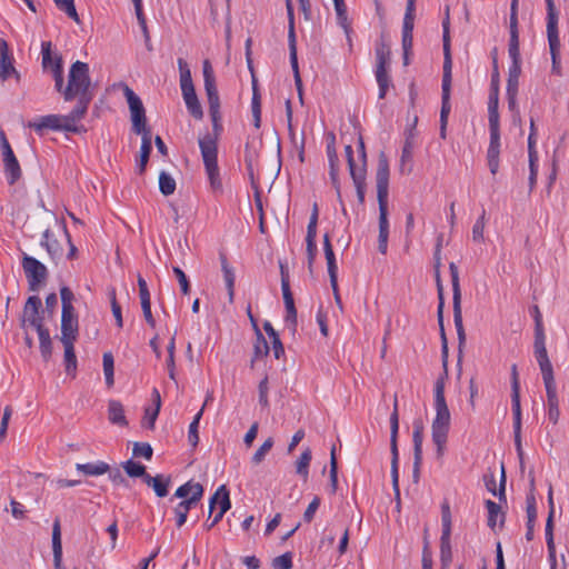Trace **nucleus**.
<instances>
[{
  "label": "nucleus",
  "instance_id": "nucleus-10",
  "mask_svg": "<svg viewBox=\"0 0 569 569\" xmlns=\"http://www.w3.org/2000/svg\"><path fill=\"white\" fill-rule=\"evenodd\" d=\"M0 148L2 151L7 181L9 184H13L21 177V168L8 139L6 138L4 132H1Z\"/></svg>",
  "mask_w": 569,
  "mask_h": 569
},
{
  "label": "nucleus",
  "instance_id": "nucleus-55",
  "mask_svg": "<svg viewBox=\"0 0 569 569\" xmlns=\"http://www.w3.org/2000/svg\"><path fill=\"white\" fill-rule=\"evenodd\" d=\"M204 89L208 97L209 108L220 107V100L214 79L204 81Z\"/></svg>",
  "mask_w": 569,
  "mask_h": 569
},
{
  "label": "nucleus",
  "instance_id": "nucleus-37",
  "mask_svg": "<svg viewBox=\"0 0 569 569\" xmlns=\"http://www.w3.org/2000/svg\"><path fill=\"white\" fill-rule=\"evenodd\" d=\"M548 502L550 505V512L548 519L546 521L545 536L547 546L555 545L553 538V499H552V488H549L548 492Z\"/></svg>",
  "mask_w": 569,
  "mask_h": 569
},
{
  "label": "nucleus",
  "instance_id": "nucleus-6",
  "mask_svg": "<svg viewBox=\"0 0 569 569\" xmlns=\"http://www.w3.org/2000/svg\"><path fill=\"white\" fill-rule=\"evenodd\" d=\"M202 496L203 487L192 480L176 490L173 497L182 499L173 509L177 527L180 528L186 523L189 510L200 501Z\"/></svg>",
  "mask_w": 569,
  "mask_h": 569
},
{
  "label": "nucleus",
  "instance_id": "nucleus-4",
  "mask_svg": "<svg viewBox=\"0 0 569 569\" xmlns=\"http://www.w3.org/2000/svg\"><path fill=\"white\" fill-rule=\"evenodd\" d=\"M90 86L91 81L88 64L76 61L72 63L69 71L68 84L66 88L62 87L60 92L66 101L77 99L78 103L83 102L86 106H89L93 98Z\"/></svg>",
  "mask_w": 569,
  "mask_h": 569
},
{
  "label": "nucleus",
  "instance_id": "nucleus-51",
  "mask_svg": "<svg viewBox=\"0 0 569 569\" xmlns=\"http://www.w3.org/2000/svg\"><path fill=\"white\" fill-rule=\"evenodd\" d=\"M517 93L518 89L511 90V88H507V98H508V107L512 112V120L515 123H521L520 111L517 104Z\"/></svg>",
  "mask_w": 569,
  "mask_h": 569
},
{
  "label": "nucleus",
  "instance_id": "nucleus-19",
  "mask_svg": "<svg viewBox=\"0 0 569 569\" xmlns=\"http://www.w3.org/2000/svg\"><path fill=\"white\" fill-rule=\"evenodd\" d=\"M88 107L83 102L76 104L72 111L68 114L61 116L59 120V131H69L77 132L78 131V122L83 119L88 111Z\"/></svg>",
  "mask_w": 569,
  "mask_h": 569
},
{
  "label": "nucleus",
  "instance_id": "nucleus-11",
  "mask_svg": "<svg viewBox=\"0 0 569 569\" xmlns=\"http://www.w3.org/2000/svg\"><path fill=\"white\" fill-rule=\"evenodd\" d=\"M11 78L20 82L21 74L14 67V57L9 50L7 41L0 38V80L7 81Z\"/></svg>",
  "mask_w": 569,
  "mask_h": 569
},
{
  "label": "nucleus",
  "instance_id": "nucleus-13",
  "mask_svg": "<svg viewBox=\"0 0 569 569\" xmlns=\"http://www.w3.org/2000/svg\"><path fill=\"white\" fill-rule=\"evenodd\" d=\"M281 290L286 307V327L295 332L297 328V310L295 307L293 296L290 290L289 277L284 273L283 269H281Z\"/></svg>",
  "mask_w": 569,
  "mask_h": 569
},
{
  "label": "nucleus",
  "instance_id": "nucleus-45",
  "mask_svg": "<svg viewBox=\"0 0 569 569\" xmlns=\"http://www.w3.org/2000/svg\"><path fill=\"white\" fill-rule=\"evenodd\" d=\"M141 134H142V143L140 147V163H139L140 172L144 171V168L147 166V162L149 160V156L151 152L150 132H144Z\"/></svg>",
  "mask_w": 569,
  "mask_h": 569
},
{
  "label": "nucleus",
  "instance_id": "nucleus-8",
  "mask_svg": "<svg viewBox=\"0 0 569 569\" xmlns=\"http://www.w3.org/2000/svg\"><path fill=\"white\" fill-rule=\"evenodd\" d=\"M123 94L127 99L130 117L132 122V130L137 133L149 132L146 128V110L141 99L134 93V91L127 84H121Z\"/></svg>",
  "mask_w": 569,
  "mask_h": 569
},
{
  "label": "nucleus",
  "instance_id": "nucleus-3",
  "mask_svg": "<svg viewBox=\"0 0 569 569\" xmlns=\"http://www.w3.org/2000/svg\"><path fill=\"white\" fill-rule=\"evenodd\" d=\"M389 160L385 152L378 157L376 172L377 199L379 204V236L378 250L386 254L388 250L389 220H388V197H389Z\"/></svg>",
  "mask_w": 569,
  "mask_h": 569
},
{
  "label": "nucleus",
  "instance_id": "nucleus-47",
  "mask_svg": "<svg viewBox=\"0 0 569 569\" xmlns=\"http://www.w3.org/2000/svg\"><path fill=\"white\" fill-rule=\"evenodd\" d=\"M366 173H367V170L366 171H359V172H356V173L352 172V174H350L352 180H353V184L356 187L358 201L361 204L365 202Z\"/></svg>",
  "mask_w": 569,
  "mask_h": 569
},
{
  "label": "nucleus",
  "instance_id": "nucleus-17",
  "mask_svg": "<svg viewBox=\"0 0 569 569\" xmlns=\"http://www.w3.org/2000/svg\"><path fill=\"white\" fill-rule=\"evenodd\" d=\"M41 307V300L37 296H31L28 298L22 317V327H32L36 330L43 327V319L39 313V309Z\"/></svg>",
  "mask_w": 569,
  "mask_h": 569
},
{
  "label": "nucleus",
  "instance_id": "nucleus-49",
  "mask_svg": "<svg viewBox=\"0 0 569 569\" xmlns=\"http://www.w3.org/2000/svg\"><path fill=\"white\" fill-rule=\"evenodd\" d=\"M559 12L556 8L547 9L546 30L547 36H558Z\"/></svg>",
  "mask_w": 569,
  "mask_h": 569
},
{
  "label": "nucleus",
  "instance_id": "nucleus-28",
  "mask_svg": "<svg viewBox=\"0 0 569 569\" xmlns=\"http://www.w3.org/2000/svg\"><path fill=\"white\" fill-rule=\"evenodd\" d=\"M178 67H179V72H180L181 93L196 91L193 82H192L191 71H190L189 66L186 62V60H183L182 58H179Z\"/></svg>",
  "mask_w": 569,
  "mask_h": 569
},
{
  "label": "nucleus",
  "instance_id": "nucleus-44",
  "mask_svg": "<svg viewBox=\"0 0 569 569\" xmlns=\"http://www.w3.org/2000/svg\"><path fill=\"white\" fill-rule=\"evenodd\" d=\"M311 450L307 448L298 458L296 462V471L299 476H301L305 480L309 475V465L311 461Z\"/></svg>",
  "mask_w": 569,
  "mask_h": 569
},
{
  "label": "nucleus",
  "instance_id": "nucleus-23",
  "mask_svg": "<svg viewBox=\"0 0 569 569\" xmlns=\"http://www.w3.org/2000/svg\"><path fill=\"white\" fill-rule=\"evenodd\" d=\"M170 482V477L164 475H157L154 477L150 475L144 476V483L151 487L154 493L160 498H163L168 495V488Z\"/></svg>",
  "mask_w": 569,
  "mask_h": 569
},
{
  "label": "nucleus",
  "instance_id": "nucleus-42",
  "mask_svg": "<svg viewBox=\"0 0 569 569\" xmlns=\"http://www.w3.org/2000/svg\"><path fill=\"white\" fill-rule=\"evenodd\" d=\"M537 518V509H536V501L533 497H530L527 499V533L526 538L528 540L532 539L533 536V525Z\"/></svg>",
  "mask_w": 569,
  "mask_h": 569
},
{
  "label": "nucleus",
  "instance_id": "nucleus-40",
  "mask_svg": "<svg viewBox=\"0 0 569 569\" xmlns=\"http://www.w3.org/2000/svg\"><path fill=\"white\" fill-rule=\"evenodd\" d=\"M486 507H487V511H488V526L491 529H493L496 527L498 521L500 523L503 522V516L501 515L500 506L498 503H496L492 500H487Z\"/></svg>",
  "mask_w": 569,
  "mask_h": 569
},
{
  "label": "nucleus",
  "instance_id": "nucleus-29",
  "mask_svg": "<svg viewBox=\"0 0 569 569\" xmlns=\"http://www.w3.org/2000/svg\"><path fill=\"white\" fill-rule=\"evenodd\" d=\"M412 441L415 450V469L418 470L422 460L423 428L421 425H413Z\"/></svg>",
  "mask_w": 569,
  "mask_h": 569
},
{
  "label": "nucleus",
  "instance_id": "nucleus-9",
  "mask_svg": "<svg viewBox=\"0 0 569 569\" xmlns=\"http://www.w3.org/2000/svg\"><path fill=\"white\" fill-rule=\"evenodd\" d=\"M547 401L545 403V410L548 420L552 425H557L560 418V409H559V396L557 391V383L555 380V375H543L542 376Z\"/></svg>",
  "mask_w": 569,
  "mask_h": 569
},
{
  "label": "nucleus",
  "instance_id": "nucleus-61",
  "mask_svg": "<svg viewBox=\"0 0 569 569\" xmlns=\"http://www.w3.org/2000/svg\"><path fill=\"white\" fill-rule=\"evenodd\" d=\"M345 152H346V157H347V162H348V167H349V171H350V174H352V172H359V171H366L367 169L365 168L363 163H357L355 158H353V149L350 144L346 146L345 148Z\"/></svg>",
  "mask_w": 569,
  "mask_h": 569
},
{
  "label": "nucleus",
  "instance_id": "nucleus-15",
  "mask_svg": "<svg viewBox=\"0 0 569 569\" xmlns=\"http://www.w3.org/2000/svg\"><path fill=\"white\" fill-rule=\"evenodd\" d=\"M535 357L539 365L541 376L553 373L552 365L549 360L547 348H546V336L545 330H536L535 331Z\"/></svg>",
  "mask_w": 569,
  "mask_h": 569
},
{
  "label": "nucleus",
  "instance_id": "nucleus-53",
  "mask_svg": "<svg viewBox=\"0 0 569 569\" xmlns=\"http://www.w3.org/2000/svg\"><path fill=\"white\" fill-rule=\"evenodd\" d=\"M122 468L129 477H141L144 480V476L148 475L146 472V467L133 460H127L123 462Z\"/></svg>",
  "mask_w": 569,
  "mask_h": 569
},
{
  "label": "nucleus",
  "instance_id": "nucleus-20",
  "mask_svg": "<svg viewBox=\"0 0 569 569\" xmlns=\"http://www.w3.org/2000/svg\"><path fill=\"white\" fill-rule=\"evenodd\" d=\"M79 322L76 310L61 312V341H76L78 338Z\"/></svg>",
  "mask_w": 569,
  "mask_h": 569
},
{
  "label": "nucleus",
  "instance_id": "nucleus-26",
  "mask_svg": "<svg viewBox=\"0 0 569 569\" xmlns=\"http://www.w3.org/2000/svg\"><path fill=\"white\" fill-rule=\"evenodd\" d=\"M511 408L513 415V429H521L522 415L520 405V385L516 381L511 386Z\"/></svg>",
  "mask_w": 569,
  "mask_h": 569
},
{
  "label": "nucleus",
  "instance_id": "nucleus-62",
  "mask_svg": "<svg viewBox=\"0 0 569 569\" xmlns=\"http://www.w3.org/2000/svg\"><path fill=\"white\" fill-rule=\"evenodd\" d=\"M60 297L62 302V311H73L74 307L72 305L73 293L68 287H62L60 289Z\"/></svg>",
  "mask_w": 569,
  "mask_h": 569
},
{
  "label": "nucleus",
  "instance_id": "nucleus-52",
  "mask_svg": "<svg viewBox=\"0 0 569 569\" xmlns=\"http://www.w3.org/2000/svg\"><path fill=\"white\" fill-rule=\"evenodd\" d=\"M159 189L164 196H170L176 190L174 179L164 171H162L159 176Z\"/></svg>",
  "mask_w": 569,
  "mask_h": 569
},
{
  "label": "nucleus",
  "instance_id": "nucleus-5",
  "mask_svg": "<svg viewBox=\"0 0 569 569\" xmlns=\"http://www.w3.org/2000/svg\"><path fill=\"white\" fill-rule=\"evenodd\" d=\"M376 64L373 69L375 78L378 84V98L385 99L388 90L392 86L390 78L391 70V48L390 44L380 40L376 43L375 48Z\"/></svg>",
  "mask_w": 569,
  "mask_h": 569
},
{
  "label": "nucleus",
  "instance_id": "nucleus-41",
  "mask_svg": "<svg viewBox=\"0 0 569 569\" xmlns=\"http://www.w3.org/2000/svg\"><path fill=\"white\" fill-rule=\"evenodd\" d=\"M549 49L552 60V72L556 74L560 73V38H548Z\"/></svg>",
  "mask_w": 569,
  "mask_h": 569
},
{
  "label": "nucleus",
  "instance_id": "nucleus-7",
  "mask_svg": "<svg viewBox=\"0 0 569 569\" xmlns=\"http://www.w3.org/2000/svg\"><path fill=\"white\" fill-rule=\"evenodd\" d=\"M451 284H452V307H453V322L457 330L459 343L462 345L466 340V333L462 323L461 312V290L459 282V270L455 262L449 263Z\"/></svg>",
  "mask_w": 569,
  "mask_h": 569
},
{
  "label": "nucleus",
  "instance_id": "nucleus-31",
  "mask_svg": "<svg viewBox=\"0 0 569 569\" xmlns=\"http://www.w3.org/2000/svg\"><path fill=\"white\" fill-rule=\"evenodd\" d=\"M187 110L189 113L197 120H201L203 118V111L201 104L198 100L196 91L182 93Z\"/></svg>",
  "mask_w": 569,
  "mask_h": 569
},
{
  "label": "nucleus",
  "instance_id": "nucleus-22",
  "mask_svg": "<svg viewBox=\"0 0 569 569\" xmlns=\"http://www.w3.org/2000/svg\"><path fill=\"white\" fill-rule=\"evenodd\" d=\"M59 120L60 114H47L30 121L28 127L42 136L47 130L59 131Z\"/></svg>",
  "mask_w": 569,
  "mask_h": 569
},
{
  "label": "nucleus",
  "instance_id": "nucleus-33",
  "mask_svg": "<svg viewBox=\"0 0 569 569\" xmlns=\"http://www.w3.org/2000/svg\"><path fill=\"white\" fill-rule=\"evenodd\" d=\"M488 120L489 128H500L499 127V112H498V89H495L489 97L488 102Z\"/></svg>",
  "mask_w": 569,
  "mask_h": 569
},
{
  "label": "nucleus",
  "instance_id": "nucleus-27",
  "mask_svg": "<svg viewBox=\"0 0 569 569\" xmlns=\"http://www.w3.org/2000/svg\"><path fill=\"white\" fill-rule=\"evenodd\" d=\"M52 551L54 566L59 568L62 560L61 526L59 519H56L52 525Z\"/></svg>",
  "mask_w": 569,
  "mask_h": 569
},
{
  "label": "nucleus",
  "instance_id": "nucleus-35",
  "mask_svg": "<svg viewBox=\"0 0 569 569\" xmlns=\"http://www.w3.org/2000/svg\"><path fill=\"white\" fill-rule=\"evenodd\" d=\"M415 11L416 0H407L406 13L402 26V36H411L413 31Z\"/></svg>",
  "mask_w": 569,
  "mask_h": 569
},
{
  "label": "nucleus",
  "instance_id": "nucleus-64",
  "mask_svg": "<svg viewBox=\"0 0 569 569\" xmlns=\"http://www.w3.org/2000/svg\"><path fill=\"white\" fill-rule=\"evenodd\" d=\"M292 566V558L290 553L278 556L272 561L273 569H290Z\"/></svg>",
  "mask_w": 569,
  "mask_h": 569
},
{
  "label": "nucleus",
  "instance_id": "nucleus-56",
  "mask_svg": "<svg viewBox=\"0 0 569 569\" xmlns=\"http://www.w3.org/2000/svg\"><path fill=\"white\" fill-rule=\"evenodd\" d=\"M521 73V62H511L508 71L507 88L518 89L519 77Z\"/></svg>",
  "mask_w": 569,
  "mask_h": 569
},
{
  "label": "nucleus",
  "instance_id": "nucleus-63",
  "mask_svg": "<svg viewBox=\"0 0 569 569\" xmlns=\"http://www.w3.org/2000/svg\"><path fill=\"white\" fill-rule=\"evenodd\" d=\"M485 212L477 219L472 227V240L476 242L483 241V231H485Z\"/></svg>",
  "mask_w": 569,
  "mask_h": 569
},
{
  "label": "nucleus",
  "instance_id": "nucleus-50",
  "mask_svg": "<svg viewBox=\"0 0 569 569\" xmlns=\"http://www.w3.org/2000/svg\"><path fill=\"white\" fill-rule=\"evenodd\" d=\"M337 13L338 23L343 28V31L349 34L351 31L347 19V8L343 0H333Z\"/></svg>",
  "mask_w": 569,
  "mask_h": 569
},
{
  "label": "nucleus",
  "instance_id": "nucleus-12",
  "mask_svg": "<svg viewBox=\"0 0 569 569\" xmlns=\"http://www.w3.org/2000/svg\"><path fill=\"white\" fill-rule=\"evenodd\" d=\"M22 268L31 289H34L47 278L48 271L46 266L26 253L22 258Z\"/></svg>",
  "mask_w": 569,
  "mask_h": 569
},
{
  "label": "nucleus",
  "instance_id": "nucleus-59",
  "mask_svg": "<svg viewBox=\"0 0 569 569\" xmlns=\"http://www.w3.org/2000/svg\"><path fill=\"white\" fill-rule=\"evenodd\" d=\"M412 150H413V143L410 138H407L405 141V144L402 147L401 151V164L400 170L401 172H405V167L407 163H411L412 161Z\"/></svg>",
  "mask_w": 569,
  "mask_h": 569
},
{
  "label": "nucleus",
  "instance_id": "nucleus-2",
  "mask_svg": "<svg viewBox=\"0 0 569 569\" xmlns=\"http://www.w3.org/2000/svg\"><path fill=\"white\" fill-rule=\"evenodd\" d=\"M446 377L447 372L445 371V375L435 382L433 407L436 415L431 423V438L436 446L437 458L439 459L445 456L451 426V415L445 397Z\"/></svg>",
  "mask_w": 569,
  "mask_h": 569
},
{
  "label": "nucleus",
  "instance_id": "nucleus-1",
  "mask_svg": "<svg viewBox=\"0 0 569 569\" xmlns=\"http://www.w3.org/2000/svg\"><path fill=\"white\" fill-rule=\"evenodd\" d=\"M212 121V133L199 138V148L203 161L204 171L214 192L222 191V180L218 166V139L222 132L220 107L209 108Z\"/></svg>",
  "mask_w": 569,
  "mask_h": 569
},
{
  "label": "nucleus",
  "instance_id": "nucleus-16",
  "mask_svg": "<svg viewBox=\"0 0 569 569\" xmlns=\"http://www.w3.org/2000/svg\"><path fill=\"white\" fill-rule=\"evenodd\" d=\"M50 44V42H42V66L44 69L51 70L56 82V89L58 91H61L63 86V71L61 66V59L51 56Z\"/></svg>",
  "mask_w": 569,
  "mask_h": 569
},
{
  "label": "nucleus",
  "instance_id": "nucleus-32",
  "mask_svg": "<svg viewBox=\"0 0 569 569\" xmlns=\"http://www.w3.org/2000/svg\"><path fill=\"white\" fill-rule=\"evenodd\" d=\"M76 469L86 476H101L108 472L109 465L103 461H98L94 463H77Z\"/></svg>",
  "mask_w": 569,
  "mask_h": 569
},
{
  "label": "nucleus",
  "instance_id": "nucleus-34",
  "mask_svg": "<svg viewBox=\"0 0 569 569\" xmlns=\"http://www.w3.org/2000/svg\"><path fill=\"white\" fill-rule=\"evenodd\" d=\"M40 244L46 248L47 252L54 258L56 256H59L60 253V247L57 239H54V236L50 229H46L41 237Z\"/></svg>",
  "mask_w": 569,
  "mask_h": 569
},
{
  "label": "nucleus",
  "instance_id": "nucleus-48",
  "mask_svg": "<svg viewBox=\"0 0 569 569\" xmlns=\"http://www.w3.org/2000/svg\"><path fill=\"white\" fill-rule=\"evenodd\" d=\"M273 443H274V441H273V439L271 437L266 439L264 442L252 455L251 463L254 465V466L260 465L264 460L266 456L272 449Z\"/></svg>",
  "mask_w": 569,
  "mask_h": 569
},
{
  "label": "nucleus",
  "instance_id": "nucleus-60",
  "mask_svg": "<svg viewBox=\"0 0 569 569\" xmlns=\"http://www.w3.org/2000/svg\"><path fill=\"white\" fill-rule=\"evenodd\" d=\"M268 352H269L268 342L264 339V337L260 332H258L257 333V339H256V342H254V346H253L254 359H259V358H261L263 356H267Z\"/></svg>",
  "mask_w": 569,
  "mask_h": 569
},
{
  "label": "nucleus",
  "instance_id": "nucleus-24",
  "mask_svg": "<svg viewBox=\"0 0 569 569\" xmlns=\"http://www.w3.org/2000/svg\"><path fill=\"white\" fill-rule=\"evenodd\" d=\"M154 407H148L144 409V416L142 418V427L147 429H153L158 415L160 412L161 407V398L160 393L157 389H153L152 392Z\"/></svg>",
  "mask_w": 569,
  "mask_h": 569
},
{
  "label": "nucleus",
  "instance_id": "nucleus-30",
  "mask_svg": "<svg viewBox=\"0 0 569 569\" xmlns=\"http://www.w3.org/2000/svg\"><path fill=\"white\" fill-rule=\"evenodd\" d=\"M221 270L223 273L224 283L228 290L229 301H233V295H234V282H236V276L232 267L228 263V260L226 257H221Z\"/></svg>",
  "mask_w": 569,
  "mask_h": 569
},
{
  "label": "nucleus",
  "instance_id": "nucleus-39",
  "mask_svg": "<svg viewBox=\"0 0 569 569\" xmlns=\"http://www.w3.org/2000/svg\"><path fill=\"white\" fill-rule=\"evenodd\" d=\"M203 415V408L200 409L193 417L188 429V442L192 448H196L199 443V423Z\"/></svg>",
  "mask_w": 569,
  "mask_h": 569
},
{
  "label": "nucleus",
  "instance_id": "nucleus-57",
  "mask_svg": "<svg viewBox=\"0 0 569 569\" xmlns=\"http://www.w3.org/2000/svg\"><path fill=\"white\" fill-rule=\"evenodd\" d=\"M57 8L63 11L68 17L74 21H79V16L74 7V0H53Z\"/></svg>",
  "mask_w": 569,
  "mask_h": 569
},
{
  "label": "nucleus",
  "instance_id": "nucleus-43",
  "mask_svg": "<svg viewBox=\"0 0 569 569\" xmlns=\"http://www.w3.org/2000/svg\"><path fill=\"white\" fill-rule=\"evenodd\" d=\"M64 347V362L67 372L76 371L77 357L74 353V341H61Z\"/></svg>",
  "mask_w": 569,
  "mask_h": 569
},
{
  "label": "nucleus",
  "instance_id": "nucleus-18",
  "mask_svg": "<svg viewBox=\"0 0 569 569\" xmlns=\"http://www.w3.org/2000/svg\"><path fill=\"white\" fill-rule=\"evenodd\" d=\"M490 142L487 150V162L489 170L496 174L499 170L500 156V128H489Z\"/></svg>",
  "mask_w": 569,
  "mask_h": 569
},
{
  "label": "nucleus",
  "instance_id": "nucleus-54",
  "mask_svg": "<svg viewBox=\"0 0 569 569\" xmlns=\"http://www.w3.org/2000/svg\"><path fill=\"white\" fill-rule=\"evenodd\" d=\"M224 496L229 498V491L226 489V486H220L209 500V517L213 515L217 507L222 506Z\"/></svg>",
  "mask_w": 569,
  "mask_h": 569
},
{
  "label": "nucleus",
  "instance_id": "nucleus-58",
  "mask_svg": "<svg viewBox=\"0 0 569 569\" xmlns=\"http://www.w3.org/2000/svg\"><path fill=\"white\" fill-rule=\"evenodd\" d=\"M132 453L134 457H141L146 460H151L153 450L148 442H134Z\"/></svg>",
  "mask_w": 569,
  "mask_h": 569
},
{
  "label": "nucleus",
  "instance_id": "nucleus-25",
  "mask_svg": "<svg viewBox=\"0 0 569 569\" xmlns=\"http://www.w3.org/2000/svg\"><path fill=\"white\" fill-rule=\"evenodd\" d=\"M108 419L112 425L120 427L128 426L124 408L118 400H110L108 403Z\"/></svg>",
  "mask_w": 569,
  "mask_h": 569
},
{
  "label": "nucleus",
  "instance_id": "nucleus-36",
  "mask_svg": "<svg viewBox=\"0 0 569 569\" xmlns=\"http://www.w3.org/2000/svg\"><path fill=\"white\" fill-rule=\"evenodd\" d=\"M290 64L295 76V82L298 89L301 87V78L299 73L298 56H297V38H289Z\"/></svg>",
  "mask_w": 569,
  "mask_h": 569
},
{
  "label": "nucleus",
  "instance_id": "nucleus-14",
  "mask_svg": "<svg viewBox=\"0 0 569 569\" xmlns=\"http://www.w3.org/2000/svg\"><path fill=\"white\" fill-rule=\"evenodd\" d=\"M398 432H399V415H398V402L395 401L393 405V411L390 415V449L392 455V461H391V476L395 486L398 483V446H397V439H398Z\"/></svg>",
  "mask_w": 569,
  "mask_h": 569
},
{
  "label": "nucleus",
  "instance_id": "nucleus-21",
  "mask_svg": "<svg viewBox=\"0 0 569 569\" xmlns=\"http://www.w3.org/2000/svg\"><path fill=\"white\" fill-rule=\"evenodd\" d=\"M323 251H325V257L327 260L330 283H331V287H332L335 293H337V291H338V283H337L338 267L336 263L335 252H333V249H332V246H331L328 234H325V237H323ZM336 299H337V301H339L338 295H336Z\"/></svg>",
  "mask_w": 569,
  "mask_h": 569
},
{
  "label": "nucleus",
  "instance_id": "nucleus-38",
  "mask_svg": "<svg viewBox=\"0 0 569 569\" xmlns=\"http://www.w3.org/2000/svg\"><path fill=\"white\" fill-rule=\"evenodd\" d=\"M102 366L106 385L112 387L114 383V360L111 352H104L102 357Z\"/></svg>",
  "mask_w": 569,
  "mask_h": 569
},
{
  "label": "nucleus",
  "instance_id": "nucleus-46",
  "mask_svg": "<svg viewBox=\"0 0 569 569\" xmlns=\"http://www.w3.org/2000/svg\"><path fill=\"white\" fill-rule=\"evenodd\" d=\"M39 337L40 342V351L44 359H48L51 356V338L48 329L41 327L36 330Z\"/></svg>",
  "mask_w": 569,
  "mask_h": 569
}]
</instances>
